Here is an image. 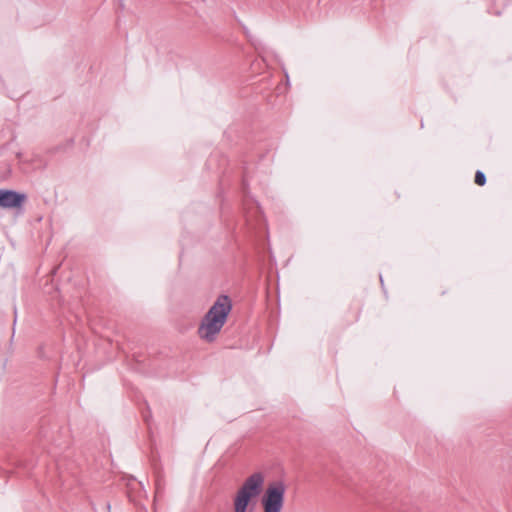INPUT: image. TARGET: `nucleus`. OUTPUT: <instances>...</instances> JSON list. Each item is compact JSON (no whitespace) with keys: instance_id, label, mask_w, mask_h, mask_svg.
I'll return each mask as SVG.
<instances>
[{"instance_id":"nucleus-1","label":"nucleus","mask_w":512,"mask_h":512,"mask_svg":"<svg viewBox=\"0 0 512 512\" xmlns=\"http://www.w3.org/2000/svg\"><path fill=\"white\" fill-rule=\"evenodd\" d=\"M231 310V299L227 295L218 296L200 322L198 327L200 339L209 343L215 341L224 327Z\"/></svg>"},{"instance_id":"nucleus-2","label":"nucleus","mask_w":512,"mask_h":512,"mask_svg":"<svg viewBox=\"0 0 512 512\" xmlns=\"http://www.w3.org/2000/svg\"><path fill=\"white\" fill-rule=\"evenodd\" d=\"M264 483L265 477L261 472L248 476L233 497V512H247L250 503L261 494Z\"/></svg>"},{"instance_id":"nucleus-3","label":"nucleus","mask_w":512,"mask_h":512,"mask_svg":"<svg viewBox=\"0 0 512 512\" xmlns=\"http://www.w3.org/2000/svg\"><path fill=\"white\" fill-rule=\"evenodd\" d=\"M285 492L284 483H270L261 497L263 512H281L284 507Z\"/></svg>"},{"instance_id":"nucleus-4","label":"nucleus","mask_w":512,"mask_h":512,"mask_svg":"<svg viewBox=\"0 0 512 512\" xmlns=\"http://www.w3.org/2000/svg\"><path fill=\"white\" fill-rule=\"evenodd\" d=\"M26 196L24 194L12 191L0 189V207L2 208H19L25 201Z\"/></svg>"},{"instance_id":"nucleus-5","label":"nucleus","mask_w":512,"mask_h":512,"mask_svg":"<svg viewBox=\"0 0 512 512\" xmlns=\"http://www.w3.org/2000/svg\"><path fill=\"white\" fill-rule=\"evenodd\" d=\"M475 183L479 186H483L486 183V177L483 172H481V171L476 172Z\"/></svg>"}]
</instances>
